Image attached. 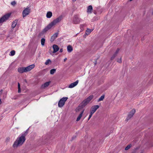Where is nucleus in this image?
Masks as SVG:
<instances>
[{"instance_id":"nucleus-30","label":"nucleus","mask_w":153,"mask_h":153,"mask_svg":"<svg viewBox=\"0 0 153 153\" xmlns=\"http://www.w3.org/2000/svg\"><path fill=\"white\" fill-rule=\"evenodd\" d=\"M50 63H51V61L50 59H48L45 62V64L46 65H48Z\"/></svg>"},{"instance_id":"nucleus-19","label":"nucleus","mask_w":153,"mask_h":153,"mask_svg":"<svg viewBox=\"0 0 153 153\" xmlns=\"http://www.w3.org/2000/svg\"><path fill=\"white\" fill-rule=\"evenodd\" d=\"M18 22V20H15L12 23V24L11 27L12 28H14L16 27Z\"/></svg>"},{"instance_id":"nucleus-1","label":"nucleus","mask_w":153,"mask_h":153,"mask_svg":"<svg viewBox=\"0 0 153 153\" xmlns=\"http://www.w3.org/2000/svg\"><path fill=\"white\" fill-rule=\"evenodd\" d=\"M25 140V138L21 137H18L14 142L13 146L14 148H16L19 146L22 145Z\"/></svg>"},{"instance_id":"nucleus-18","label":"nucleus","mask_w":153,"mask_h":153,"mask_svg":"<svg viewBox=\"0 0 153 153\" xmlns=\"http://www.w3.org/2000/svg\"><path fill=\"white\" fill-rule=\"evenodd\" d=\"M92 10L93 8L92 6L89 5L88 7L87 12L88 13H91Z\"/></svg>"},{"instance_id":"nucleus-24","label":"nucleus","mask_w":153,"mask_h":153,"mask_svg":"<svg viewBox=\"0 0 153 153\" xmlns=\"http://www.w3.org/2000/svg\"><path fill=\"white\" fill-rule=\"evenodd\" d=\"M105 97V95H103L98 100V102H99L100 101H102L104 99Z\"/></svg>"},{"instance_id":"nucleus-26","label":"nucleus","mask_w":153,"mask_h":153,"mask_svg":"<svg viewBox=\"0 0 153 153\" xmlns=\"http://www.w3.org/2000/svg\"><path fill=\"white\" fill-rule=\"evenodd\" d=\"M45 39L44 38H42L41 39V44L42 45H45Z\"/></svg>"},{"instance_id":"nucleus-3","label":"nucleus","mask_w":153,"mask_h":153,"mask_svg":"<svg viewBox=\"0 0 153 153\" xmlns=\"http://www.w3.org/2000/svg\"><path fill=\"white\" fill-rule=\"evenodd\" d=\"M68 99L67 97H64L61 99L58 102V105L59 107L61 108L63 107Z\"/></svg>"},{"instance_id":"nucleus-40","label":"nucleus","mask_w":153,"mask_h":153,"mask_svg":"<svg viewBox=\"0 0 153 153\" xmlns=\"http://www.w3.org/2000/svg\"><path fill=\"white\" fill-rule=\"evenodd\" d=\"M132 0H130V1H132Z\"/></svg>"},{"instance_id":"nucleus-17","label":"nucleus","mask_w":153,"mask_h":153,"mask_svg":"<svg viewBox=\"0 0 153 153\" xmlns=\"http://www.w3.org/2000/svg\"><path fill=\"white\" fill-rule=\"evenodd\" d=\"M18 71L20 73H22L24 72H25V67H23L18 68Z\"/></svg>"},{"instance_id":"nucleus-16","label":"nucleus","mask_w":153,"mask_h":153,"mask_svg":"<svg viewBox=\"0 0 153 153\" xmlns=\"http://www.w3.org/2000/svg\"><path fill=\"white\" fill-rule=\"evenodd\" d=\"M50 83L51 82L50 81L45 83L41 85V88L42 89H44L45 88L48 87Z\"/></svg>"},{"instance_id":"nucleus-7","label":"nucleus","mask_w":153,"mask_h":153,"mask_svg":"<svg viewBox=\"0 0 153 153\" xmlns=\"http://www.w3.org/2000/svg\"><path fill=\"white\" fill-rule=\"evenodd\" d=\"M62 17L61 16H60L57 18L54 19L52 22L51 23L53 25V26L55 25L57 23L59 22L62 19Z\"/></svg>"},{"instance_id":"nucleus-20","label":"nucleus","mask_w":153,"mask_h":153,"mask_svg":"<svg viewBox=\"0 0 153 153\" xmlns=\"http://www.w3.org/2000/svg\"><path fill=\"white\" fill-rule=\"evenodd\" d=\"M67 51L68 52H71L73 50V48L71 46L69 45H68L67 48Z\"/></svg>"},{"instance_id":"nucleus-29","label":"nucleus","mask_w":153,"mask_h":153,"mask_svg":"<svg viewBox=\"0 0 153 153\" xmlns=\"http://www.w3.org/2000/svg\"><path fill=\"white\" fill-rule=\"evenodd\" d=\"M56 69H52L50 71V74H53L55 72Z\"/></svg>"},{"instance_id":"nucleus-14","label":"nucleus","mask_w":153,"mask_h":153,"mask_svg":"<svg viewBox=\"0 0 153 153\" xmlns=\"http://www.w3.org/2000/svg\"><path fill=\"white\" fill-rule=\"evenodd\" d=\"M119 51V49L118 48L115 53H114L113 55L112 56L111 58V60H113L114 58L117 56V54Z\"/></svg>"},{"instance_id":"nucleus-36","label":"nucleus","mask_w":153,"mask_h":153,"mask_svg":"<svg viewBox=\"0 0 153 153\" xmlns=\"http://www.w3.org/2000/svg\"><path fill=\"white\" fill-rule=\"evenodd\" d=\"M63 51V49L62 48H61L60 49L59 52L61 53Z\"/></svg>"},{"instance_id":"nucleus-15","label":"nucleus","mask_w":153,"mask_h":153,"mask_svg":"<svg viewBox=\"0 0 153 153\" xmlns=\"http://www.w3.org/2000/svg\"><path fill=\"white\" fill-rule=\"evenodd\" d=\"M78 80H76L75 82L71 83L68 86L70 88H72L76 86L78 83Z\"/></svg>"},{"instance_id":"nucleus-38","label":"nucleus","mask_w":153,"mask_h":153,"mask_svg":"<svg viewBox=\"0 0 153 153\" xmlns=\"http://www.w3.org/2000/svg\"><path fill=\"white\" fill-rule=\"evenodd\" d=\"M1 99H0V104H1Z\"/></svg>"},{"instance_id":"nucleus-4","label":"nucleus","mask_w":153,"mask_h":153,"mask_svg":"<svg viewBox=\"0 0 153 153\" xmlns=\"http://www.w3.org/2000/svg\"><path fill=\"white\" fill-rule=\"evenodd\" d=\"M10 15V13H8L4 15L3 17H1L0 19V23H3L7 20L9 18Z\"/></svg>"},{"instance_id":"nucleus-6","label":"nucleus","mask_w":153,"mask_h":153,"mask_svg":"<svg viewBox=\"0 0 153 153\" xmlns=\"http://www.w3.org/2000/svg\"><path fill=\"white\" fill-rule=\"evenodd\" d=\"M53 25L51 24V23L48 24L44 29L41 32V33L42 34H44L50 29L52 27Z\"/></svg>"},{"instance_id":"nucleus-12","label":"nucleus","mask_w":153,"mask_h":153,"mask_svg":"<svg viewBox=\"0 0 153 153\" xmlns=\"http://www.w3.org/2000/svg\"><path fill=\"white\" fill-rule=\"evenodd\" d=\"M58 34V33H56L54 34L51 37L50 41L51 42H53L54 40L57 37Z\"/></svg>"},{"instance_id":"nucleus-31","label":"nucleus","mask_w":153,"mask_h":153,"mask_svg":"<svg viewBox=\"0 0 153 153\" xmlns=\"http://www.w3.org/2000/svg\"><path fill=\"white\" fill-rule=\"evenodd\" d=\"M131 146V144H129L125 148V150H127L129 149Z\"/></svg>"},{"instance_id":"nucleus-10","label":"nucleus","mask_w":153,"mask_h":153,"mask_svg":"<svg viewBox=\"0 0 153 153\" xmlns=\"http://www.w3.org/2000/svg\"><path fill=\"white\" fill-rule=\"evenodd\" d=\"M35 65H31L26 67H25V72L29 71L31 70L32 69L34 68Z\"/></svg>"},{"instance_id":"nucleus-8","label":"nucleus","mask_w":153,"mask_h":153,"mask_svg":"<svg viewBox=\"0 0 153 153\" xmlns=\"http://www.w3.org/2000/svg\"><path fill=\"white\" fill-rule=\"evenodd\" d=\"M136 112V110L135 109H132L129 113L128 116L126 119L127 121H128V120L131 118Z\"/></svg>"},{"instance_id":"nucleus-11","label":"nucleus","mask_w":153,"mask_h":153,"mask_svg":"<svg viewBox=\"0 0 153 153\" xmlns=\"http://www.w3.org/2000/svg\"><path fill=\"white\" fill-rule=\"evenodd\" d=\"M99 107V106L98 105H95L93 106L91 108L90 112L93 114Z\"/></svg>"},{"instance_id":"nucleus-21","label":"nucleus","mask_w":153,"mask_h":153,"mask_svg":"<svg viewBox=\"0 0 153 153\" xmlns=\"http://www.w3.org/2000/svg\"><path fill=\"white\" fill-rule=\"evenodd\" d=\"M84 110H83L80 113V114H79V116L77 117L76 121H79L80 119H81V117H82V114L84 112Z\"/></svg>"},{"instance_id":"nucleus-9","label":"nucleus","mask_w":153,"mask_h":153,"mask_svg":"<svg viewBox=\"0 0 153 153\" xmlns=\"http://www.w3.org/2000/svg\"><path fill=\"white\" fill-rule=\"evenodd\" d=\"M73 21L74 23V24H78L80 22V19L77 15H75L74 16L73 19Z\"/></svg>"},{"instance_id":"nucleus-32","label":"nucleus","mask_w":153,"mask_h":153,"mask_svg":"<svg viewBox=\"0 0 153 153\" xmlns=\"http://www.w3.org/2000/svg\"><path fill=\"white\" fill-rule=\"evenodd\" d=\"M11 4L12 5L14 6L16 4V3L15 1H12L11 2Z\"/></svg>"},{"instance_id":"nucleus-39","label":"nucleus","mask_w":153,"mask_h":153,"mask_svg":"<svg viewBox=\"0 0 153 153\" xmlns=\"http://www.w3.org/2000/svg\"><path fill=\"white\" fill-rule=\"evenodd\" d=\"M73 1H75L76 0H73Z\"/></svg>"},{"instance_id":"nucleus-27","label":"nucleus","mask_w":153,"mask_h":153,"mask_svg":"<svg viewBox=\"0 0 153 153\" xmlns=\"http://www.w3.org/2000/svg\"><path fill=\"white\" fill-rule=\"evenodd\" d=\"M18 92L19 93H20L21 92V90L20 88V84L19 83H18Z\"/></svg>"},{"instance_id":"nucleus-25","label":"nucleus","mask_w":153,"mask_h":153,"mask_svg":"<svg viewBox=\"0 0 153 153\" xmlns=\"http://www.w3.org/2000/svg\"><path fill=\"white\" fill-rule=\"evenodd\" d=\"M92 31V30H91L89 29H88L86 32V34L88 35L90 34V33Z\"/></svg>"},{"instance_id":"nucleus-41","label":"nucleus","mask_w":153,"mask_h":153,"mask_svg":"<svg viewBox=\"0 0 153 153\" xmlns=\"http://www.w3.org/2000/svg\"><path fill=\"white\" fill-rule=\"evenodd\" d=\"M143 153V152H141V153Z\"/></svg>"},{"instance_id":"nucleus-28","label":"nucleus","mask_w":153,"mask_h":153,"mask_svg":"<svg viewBox=\"0 0 153 153\" xmlns=\"http://www.w3.org/2000/svg\"><path fill=\"white\" fill-rule=\"evenodd\" d=\"M15 52L14 50H12L10 52V56H13L15 54Z\"/></svg>"},{"instance_id":"nucleus-34","label":"nucleus","mask_w":153,"mask_h":153,"mask_svg":"<svg viewBox=\"0 0 153 153\" xmlns=\"http://www.w3.org/2000/svg\"><path fill=\"white\" fill-rule=\"evenodd\" d=\"M93 114V113H92L90 112V114L89 116V117L88 118V120H89L90 119V118L91 117Z\"/></svg>"},{"instance_id":"nucleus-35","label":"nucleus","mask_w":153,"mask_h":153,"mask_svg":"<svg viewBox=\"0 0 153 153\" xmlns=\"http://www.w3.org/2000/svg\"><path fill=\"white\" fill-rule=\"evenodd\" d=\"M2 90H1L0 91V96L2 94Z\"/></svg>"},{"instance_id":"nucleus-5","label":"nucleus","mask_w":153,"mask_h":153,"mask_svg":"<svg viewBox=\"0 0 153 153\" xmlns=\"http://www.w3.org/2000/svg\"><path fill=\"white\" fill-rule=\"evenodd\" d=\"M30 12V9L29 7L25 8L22 12V16L23 18L25 17L27 15L29 14Z\"/></svg>"},{"instance_id":"nucleus-2","label":"nucleus","mask_w":153,"mask_h":153,"mask_svg":"<svg viewBox=\"0 0 153 153\" xmlns=\"http://www.w3.org/2000/svg\"><path fill=\"white\" fill-rule=\"evenodd\" d=\"M93 98V95H91L88 97L86 99L84 100L81 103L82 107H84L87 105Z\"/></svg>"},{"instance_id":"nucleus-23","label":"nucleus","mask_w":153,"mask_h":153,"mask_svg":"<svg viewBox=\"0 0 153 153\" xmlns=\"http://www.w3.org/2000/svg\"><path fill=\"white\" fill-rule=\"evenodd\" d=\"M28 133V129H27L22 134L21 137L23 138H25V136Z\"/></svg>"},{"instance_id":"nucleus-13","label":"nucleus","mask_w":153,"mask_h":153,"mask_svg":"<svg viewBox=\"0 0 153 153\" xmlns=\"http://www.w3.org/2000/svg\"><path fill=\"white\" fill-rule=\"evenodd\" d=\"M53 53H54L58 51L59 49V47L56 45H54L53 46Z\"/></svg>"},{"instance_id":"nucleus-33","label":"nucleus","mask_w":153,"mask_h":153,"mask_svg":"<svg viewBox=\"0 0 153 153\" xmlns=\"http://www.w3.org/2000/svg\"><path fill=\"white\" fill-rule=\"evenodd\" d=\"M119 63H121L122 62V58H120V59H118L117 61Z\"/></svg>"},{"instance_id":"nucleus-22","label":"nucleus","mask_w":153,"mask_h":153,"mask_svg":"<svg viewBox=\"0 0 153 153\" xmlns=\"http://www.w3.org/2000/svg\"><path fill=\"white\" fill-rule=\"evenodd\" d=\"M52 15V13L51 11L48 12L46 14V17L47 18H50Z\"/></svg>"},{"instance_id":"nucleus-37","label":"nucleus","mask_w":153,"mask_h":153,"mask_svg":"<svg viewBox=\"0 0 153 153\" xmlns=\"http://www.w3.org/2000/svg\"><path fill=\"white\" fill-rule=\"evenodd\" d=\"M67 59V58H65V59H64V62H65V61H66Z\"/></svg>"}]
</instances>
